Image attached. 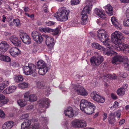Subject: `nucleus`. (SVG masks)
Listing matches in <instances>:
<instances>
[{"label": "nucleus", "mask_w": 129, "mask_h": 129, "mask_svg": "<svg viewBox=\"0 0 129 129\" xmlns=\"http://www.w3.org/2000/svg\"><path fill=\"white\" fill-rule=\"evenodd\" d=\"M98 37L99 40L103 42L104 45L110 49H108L107 50L103 46L96 43H93L92 44V47L100 50L101 51H103L104 54L107 55L111 56L113 54H116V53L111 49L110 46L111 40L108 37L107 32L104 29H101L98 30Z\"/></svg>", "instance_id": "nucleus-1"}, {"label": "nucleus", "mask_w": 129, "mask_h": 129, "mask_svg": "<svg viewBox=\"0 0 129 129\" xmlns=\"http://www.w3.org/2000/svg\"><path fill=\"white\" fill-rule=\"evenodd\" d=\"M123 62L124 67L126 70H129V62L126 57L120 55H117L113 57L112 62L114 64H117L119 62Z\"/></svg>", "instance_id": "nucleus-2"}, {"label": "nucleus", "mask_w": 129, "mask_h": 129, "mask_svg": "<svg viewBox=\"0 0 129 129\" xmlns=\"http://www.w3.org/2000/svg\"><path fill=\"white\" fill-rule=\"evenodd\" d=\"M70 12V10L64 7L60 8L58 10V13L59 18H58L59 21H65L68 20Z\"/></svg>", "instance_id": "nucleus-3"}, {"label": "nucleus", "mask_w": 129, "mask_h": 129, "mask_svg": "<svg viewBox=\"0 0 129 129\" xmlns=\"http://www.w3.org/2000/svg\"><path fill=\"white\" fill-rule=\"evenodd\" d=\"M111 39L114 44H117L118 41L124 40V37L120 32L116 31L111 34Z\"/></svg>", "instance_id": "nucleus-4"}, {"label": "nucleus", "mask_w": 129, "mask_h": 129, "mask_svg": "<svg viewBox=\"0 0 129 129\" xmlns=\"http://www.w3.org/2000/svg\"><path fill=\"white\" fill-rule=\"evenodd\" d=\"M70 89L71 91L75 90L79 95L83 96H87L88 94V93L86 90L82 86H75V84L72 85V87L70 88Z\"/></svg>", "instance_id": "nucleus-5"}, {"label": "nucleus", "mask_w": 129, "mask_h": 129, "mask_svg": "<svg viewBox=\"0 0 129 129\" xmlns=\"http://www.w3.org/2000/svg\"><path fill=\"white\" fill-rule=\"evenodd\" d=\"M22 68L23 73L26 75H28L35 73L36 70V66L34 64L29 63L28 66H24Z\"/></svg>", "instance_id": "nucleus-6"}, {"label": "nucleus", "mask_w": 129, "mask_h": 129, "mask_svg": "<svg viewBox=\"0 0 129 129\" xmlns=\"http://www.w3.org/2000/svg\"><path fill=\"white\" fill-rule=\"evenodd\" d=\"M103 57L100 55L95 56L92 57L90 59L91 64L95 67H98L103 61Z\"/></svg>", "instance_id": "nucleus-7"}, {"label": "nucleus", "mask_w": 129, "mask_h": 129, "mask_svg": "<svg viewBox=\"0 0 129 129\" xmlns=\"http://www.w3.org/2000/svg\"><path fill=\"white\" fill-rule=\"evenodd\" d=\"M90 96L93 100L98 103H103L105 101V98L98 94L96 91L92 92Z\"/></svg>", "instance_id": "nucleus-8"}, {"label": "nucleus", "mask_w": 129, "mask_h": 129, "mask_svg": "<svg viewBox=\"0 0 129 129\" xmlns=\"http://www.w3.org/2000/svg\"><path fill=\"white\" fill-rule=\"evenodd\" d=\"M71 124L75 127H82L86 126V121L79 119H75L72 121Z\"/></svg>", "instance_id": "nucleus-9"}, {"label": "nucleus", "mask_w": 129, "mask_h": 129, "mask_svg": "<svg viewBox=\"0 0 129 129\" xmlns=\"http://www.w3.org/2000/svg\"><path fill=\"white\" fill-rule=\"evenodd\" d=\"M93 0H87L86 2V6L84 8L82 12V13H89L92 9Z\"/></svg>", "instance_id": "nucleus-10"}, {"label": "nucleus", "mask_w": 129, "mask_h": 129, "mask_svg": "<svg viewBox=\"0 0 129 129\" xmlns=\"http://www.w3.org/2000/svg\"><path fill=\"white\" fill-rule=\"evenodd\" d=\"M22 31H21V32H20V37L23 43L27 44H30L31 41L30 38L29 36L27 34L22 33Z\"/></svg>", "instance_id": "nucleus-11"}, {"label": "nucleus", "mask_w": 129, "mask_h": 129, "mask_svg": "<svg viewBox=\"0 0 129 129\" xmlns=\"http://www.w3.org/2000/svg\"><path fill=\"white\" fill-rule=\"evenodd\" d=\"M9 52L11 55L14 57L17 56L21 53V51L18 48L13 47L10 48Z\"/></svg>", "instance_id": "nucleus-12"}, {"label": "nucleus", "mask_w": 129, "mask_h": 129, "mask_svg": "<svg viewBox=\"0 0 129 129\" xmlns=\"http://www.w3.org/2000/svg\"><path fill=\"white\" fill-rule=\"evenodd\" d=\"M44 37L46 39L47 45L50 48L53 47L55 44L53 38L52 37L47 35H44Z\"/></svg>", "instance_id": "nucleus-13"}, {"label": "nucleus", "mask_w": 129, "mask_h": 129, "mask_svg": "<svg viewBox=\"0 0 129 129\" xmlns=\"http://www.w3.org/2000/svg\"><path fill=\"white\" fill-rule=\"evenodd\" d=\"M9 45L5 41H2L0 43V55L4 53L7 50Z\"/></svg>", "instance_id": "nucleus-14"}, {"label": "nucleus", "mask_w": 129, "mask_h": 129, "mask_svg": "<svg viewBox=\"0 0 129 129\" xmlns=\"http://www.w3.org/2000/svg\"><path fill=\"white\" fill-rule=\"evenodd\" d=\"M50 102V101L48 99L43 98L38 102V104L39 106L46 108L48 107Z\"/></svg>", "instance_id": "nucleus-15"}, {"label": "nucleus", "mask_w": 129, "mask_h": 129, "mask_svg": "<svg viewBox=\"0 0 129 129\" xmlns=\"http://www.w3.org/2000/svg\"><path fill=\"white\" fill-rule=\"evenodd\" d=\"M95 105L92 104L90 105L89 106L82 111L90 115L94 112V110L95 109Z\"/></svg>", "instance_id": "nucleus-16"}, {"label": "nucleus", "mask_w": 129, "mask_h": 129, "mask_svg": "<svg viewBox=\"0 0 129 129\" xmlns=\"http://www.w3.org/2000/svg\"><path fill=\"white\" fill-rule=\"evenodd\" d=\"M17 87L15 86H10L3 91V93L5 94H10L15 91Z\"/></svg>", "instance_id": "nucleus-17"}, {"label": "nucleus", "mask_w": 129, "mask_h": 129, "mask_svg": "<svg viewBox=\"0 0 129 129\" xmlns=\"http://www.w3.org/2000/svg\"><path fill=\"white\" fill-rule=\"evenodd\" d=\"M92 103H91L89 101L85 99H82L80 102V107L81 110H83L84 109L89 106Z\"/></svg>", "instance_id": "nucleus-18"}, {"label": "nucleus", "mask_w": 129, "mask_h": 129, "mask_svg": "<svg viewBox=\"0 0 129 129\" xmlns=\"http://www.w3.org/2000/svg\"><path fill=\"white\" fill-rule=\"evenodd\" d=\"M94 13L98 16L100 18L104 19L106 17V16L101 9L98 8H95L94 10Z\"/></svg>", "instance_id": "nucleus-19"}, {"label": "nucleus", "mask_w": 129, "mask_h": 129, "mask_svg": "<svg viewBox=\"0 0 129 129\" xmlns=\"http://www.w3.org/2000/svg\"><path fill=\"white\" fill-rule=\"evenodd\" d=\"M9 100L8 98H6L5 96L0 93V107H2L7 103Z\"/></svg>", "instance_id": "nucleus-20"}, {"label": "nucleus", "mask_w": 129, "mask_h": 129, "mask_svg": "<svg viewBox=\"0 0 129 129\" xmlns=\"http://www.w3.org/2000/svg\"><path fill=\"white\" fill-rule=\"evenodd\" d=\"M14 122L12 121H7L3 125V129H11L14 126Z\"/></svg>", "instance_id": "nucleus-21"}, {"label": "nucleus", "mask_w": 129, "mask_h": 129, "mask_svg": "<svg viewBox=\"0 0 129 129\" xmlns=\"http://www.w3.org/2000/svg\"><path fill=\"white\" fill-rule=\"evenodd\" d=\"M64 112L66 116L69 117H72L74 116L73 109L71 107H69L66 109L64 111Z\"/></svg>", "instance_id": "nucleus-22"}, {"label": "nucleus", "mask_w": 129, "mask_h": 129, "mask_svg": "<svg viewBox=\"0 0 129 129\" xmlns=\"http://www.w3.org/2000/svg\"><path fill=\"white\" fill-rule=\"evenodd\" d=\"M105 11L109 16L112 15L113 14L112 7L109 4H108L104 7Z\"/></svg>", "instance_id": "nucleus-23"}, {"label": "nucleus", "mask_w": 129, "mask_h": 129, "mask_svg": "<svg viewBox=\"0 0 129 129\" xmlns=\"http://www.w3.org/2000/svg\"><path fill=\"white\" fill-rule=\"evenodd\" d=\"M37 86L38 88H44L45 89V90L46 91V93H46V94L47 96H48L50 94L49 92L50 91V89L48 87L43 86L41 82H38L37 83Z\"/></svg>", "instance_id": "nucleus-24"}, {"label": "nucleus", "mask_w": 129, "mask_h": 129, "mask_svg": "<svg viewBox=\"0 0 129 129\" xmlns=\"http://www.w3.org/2000/svg\"><path fill=\"white\" fill-rule=\"evenodd\" d=\"M115 45V48L119 50L123 51L124 48L125 44L121 43L120 41H118L117 44H114Z\"/></svg>", "instance_id": "nucleus-25"}, {"label": "nucleus", "mask_w": 129, "mask_h": 129, "mask_svg": "<svg viewBox=\"0 0 129 129\" xmlns=\"http://www.w3.org/2000/svg\"><path fill=\"white\" fill-rule=\"evenodd\" d=\"M87 14L81 13V23L83 25L86 24L87 22L88 19V16L87 15Z\"/></svg>", "instance_id": "nucleus-26"}, {"label": "nucleus", "mask_w": 129, "mask_h": 129, "mask_svg": "<svg viewBox=\"0 0 129 129\" xmlns=\"http://www.w3.org/2000/svg\"><path fill=\"white\" fill-rule=\"evenodd\" d=\"M48 69L47 66L39 69V74L41 75H44L48 71Z\"/></svg>", "instance_id": "nucleus-27"}, {"label": "nucleus", "mask_w": 129, "mask_h": 129, "mask_svg": "<svg viewBox=\"0 0 129 129\" xmlns=\"http://www.w3.org/2000/svg\"><path fill=\"white\" fill-rule=\"evenodd\" d=\"M31 124V121L30 120H26L22 124L21 128L24 129L28 127Z\"/></svg>", "instance_id": "nucleus-28"}, {"label": "nucleus", "mask_w": 129, "mask_h": 129, "mask_svg": "<svg viewBox=\"0 0 129 129\" xmlns=\"http://www.w3.org/2000/svg\"><path fill=\"white\" fill-rule=\"evenodd\" d=\"M9 81L5 80L0 83V92L2 91L4 88L9 85Z\"/></svg>", "instance_id": "nucleus-29"}, {"label": "nucleus", "mask_w": 129, "mask_h": 129, "mask_svg": "<svg viewBox=\"0 0 129 129\" xmlns=\"http://www.w3.org/2000/svg\"><path fill=\"white\" fill-rule=\"evenodd\" d=\"M0 60L7 62H9L11 61L10 58L7 55L0 56Z\"/></svg>", "instance_id": "nucleus-30"}, {"label": "nucleus", "mask_w": 129, "mask_h": 129, "mask_svg": "<svg viewBox=\"0 0 129 129\" xmlns=\"http://www.w3.org/2000/svg\"><path fill=\"white\" fill-rule=\"evenodd\" d=\"M17 102L18 105L21 107H24L27 104L26 102L23 99H19L17 101Z\"/></svg>", "instance_id": "nucleus-31"}, {"label": "nucleus", "mask_w": 129, "mask_h": 129, "mask_svg": "<svg viewBox=\"0 0 129 129\" xmlns=\"http://www.w3.org/2000/svg\"><path fill=\"white\" fill-rule=\"evenodd\" d=\"M40 31L44 32L46 33H50L53 32V29L49 27H45L43 28H40L39 29Z\"/></svg>", "instance_id": "nucleus-32"}, {"label": "nucleus", "mask_w": 129, "mask_h": 129, "mask_svg": "<svg viewBox=\"0 0 129 129\" xmlns=\"http://www.w3.org/2000/svg\"><path fill=\"white\" fill-rule=\"evenodd\" d=\"M34 40L38 44L41 43L43 41V39L41 34L36 37L34 39Z\"/></svg>", "instance_id": "nucleus-33"}, {"label": "nucleus", "mask_w": 129, "mask_h": 129, "mask_svg": "<svg viewBox=\"0 0 129 129\" xmlns=\"http://www.w3.org/2000/svg\"><path fill=\"white\" fill-rule=\"evenodd\" d=\"M37 66L38 69L46 66L44 61L42 60H40L37 62Z\"/></svg>", "instance_id": "nucleus-34"}, {"label": "nucleus", "mask_w": 129, "mask_h": 129, "mask_svg": "<svg viewBox=\"0 0 129 129\" xmlns=\"http://www.w3.org/2000/svg\"><path fill=\"white\" fill-rule=\"evenodd\" d=\"M111 20L112 24L115 26H117L120 24L116 18L114 16L111 17Z\"/></svg>", "instance_id": "nucleus-35"}, {"label": "nucleus", "mask_w": 129, "mask_h": 129, "mask_svg": "<svg viewBox=\"0 0 129 129\" xmlns=\"http://www.w3.org/2000/svg\"><path fill=\"white\" fill-rule=\"evenodd\" d=\"M37 96L36 95L32 94L29 95V98L27 100V101L30 102H33L37 101Z\"/></svg>", "instance_id": "nucleus-36"}, {"label": "nucleus", "mask_w": 129, "mask_h": 129, "mask_svg": "<svg viewBox=\"0 0 129 129\" xmlns=\"http://www.w3.org/2000/svg\"><path fill=\"white\" fill-rule=\"evenodd\" d=\"M123 25L125 26H129V17L127 15L125 17L123 21Z\"/></svg>", "instance_id": "nucleus-37"}, {"label": "nucleus", "mask_w": 129, "mask_h": 129, "mask_svg": "<svg viewBox=\"0 0 129 129\" xmlns=\"http://www.w3.org/2000/svg\"><path fill=\"white\" fill-rule=\"evenodd\" d=\"M28 86V83L25 82L20 83L18 85V87L20 89H24L27 88Z\"/></svg>", "instance_id": "nucleus-38"}, {"label": "nucleus", "mask_w": 129, "mask_h": 129, "mask_svg": "<svg viewBox=\"0 0 129 129\" xmlns=\"http://www.w3.org/2000/svg\"><path fill=\"white\" fill-rule=\"evenodd\" d=\"M23 78L21 75H17L15 76L14 78V79L15 81L16 82H19L23 80Z\"/></svg>", "instance_id": "nucleus-39"}, {"label": "nucleus", "mask_w": 129, "mask_h": 129, "mask_svg": "<svg viewBox=\"0 0 129 129\" xmlns=\"http://www.w3.org/2000/svg\"><path fill=\"white\" fill-rule=\"evenodd\" d=\"M117 94L120 96L124 95L125 93V90L124 88H120L117 90Z\"/></svg>", "instance_id": "nucleus-40"}, {"label": "nucleus", "mask_w": 129, "mask_h": 129, "mask_svg": "<svg viewBox=\"0 0 129 129\" xmlns=\"http://www.w3.org/2000/svg\"><path fill=\"white\" fill-rule=\"evenodd\" d=\"M18 38L15 36H11L10 38V41L14 45L15 41L17 40Z\"/></svg>", "instance_id": "nucleus-41"}, {"label": "nucleus", "mask_w": 129, "mask_h": 129, "mask_svg": "<svg viewBox=\"0 0 129 129\" xmlns=\"http://www.w3.org/2000/svg\"><path fill=\"white\" fill-rule=\"evenodd\" d=\"M10 65L14 68L18 67L19 66V63L14 61H12L10 63Z\"/></svg>", "instance_id": "nucleus-42"}, {"label": "nucleus", "mask_w": 129, "mask_h": 129, "mask_svg": "<svg viewBox=\"0 0 129 129\" xmlns=\"http://www.w3.org/2000/svg\"><path fill=\"white\" fill-rule=\"evenodd\" d=\"M21 41L18 38L17 40L15 41V42L14 45L15 46L18 47H20L21 46Z\"/></svg>", "instance_id": "nucleus-43"}, {"label": "nucleus", "mask_w": 129, "mask_h": 129, "mask_svg": "<svg viewBox=\"0 0 129 129\" xmlns=\"http://www.w3.org/2000/svg\"><path fill=\"white\" fill-rule=\"evenodd\" d=\"M40 34H41L40 33L36 31H34L32 33L31 36L33 39H34Z\"/></svg>", "instance_id": "nucleus-44"}, {"label": "nucleus", "mask_w": 129, "mask_h": 129, "mask_svg": "<svg viewBox=\"0 0 129 129\" xmlns=\"http://www.w3.org/2000/svg\"><path fill=\"white\" fill-rule=\"evenodd\" d=\"M123 51L126 53H128L129 52V45L125 44L124 45V48H123Z\"/></svg>", "instance_id": "nucleus-45"}, {"label": "nucleus", "mask_w": 129, "mask_h": 129, "mask_svg": "<svg viewBox=\"0 0 129 129\" xmlns=\"http://www.w3.org/2000/svg\"><path fill=\"white\" fill-rule=\"evenodd\" d=\"M31 126L33 129H36L40 127V125L38 123H35L32 124Z\"/></svg>", "instance_id": "nucleus-46"}, {"label": "nucleus", "mask_w": 129, "mask_h": 129, "mask_svg": "<svg viewBox=\"0 0 129 129\" xmlns=\"http://www.w3.org/2000/svg\"><path fill=\"white\" fill-rule=\"evenodd\" d=\"M80 0H71V3L72 5H75L78 4L80 3Z\"/></svg>", "instance_id": "nucleus-47"}, {"label": "nucleus", "mask_w": 129, "mask_h": 129, "mask_svg": "<svg viewBox=\"0 0 129 129\" xmlns=\"http://www.w3.org/2000/svg\"><path fill=\"white\" fill-rule=\"evenodd\" d=\"M29 115L28 114H22L20 116V119H23L28 118Z\"/></svg>", "instance_id": "nucleus-48"}, {"label": "nucleus", "mask_w": 129, "mask_h": 129, "mask_svg": "<svg viewBox=\"0 0 129 129\" xmlns=\"http://www.w3.org/2000/svg\"><path fill=\"white\" fill-rule=\"evenodd\" d=\"M124 10L126 12V14H127L128 15L129 14V5H125L124 7Z\"/></svg>", "instance_id": "nucleus-49"}, {"label": "nucleus", "mask_w": 129, "mask_h": 129, "mask_svg": "<svg viewBox=\"0 0 129 129\" xmlns=\"http://www.w3.org/2000/svg\"><path fill=\"white\" fill-rule=\"evenodd\" d=\"M14 23L18 26H19L20 25V20L18 19H14Z\"/></svg>", "instance_id": "nucleus-50"}, {"label": "nucleus", "mask_w": 129, "mask_h": 129, "mask_svg": "<svg viewBox=\"0 0 129 129\" xmlns=\"http://www.w3.org/2000/svg\"><path fill=\"white\" fill-rule=\"evenodd\" d=\"M115 112L111 113L109 115V119H113L115 120Z\"/></svg>", "instance_id": "nucleus-51"}, {"label": "nucleus", "mask_w": 129, "mask_h": 129, "mask_svg": "<svg viewBox=\"0 0 129 129\" xmlns=\"http://www.w3.org/2000/svg\"><path fill=\"white\" fill-rule=\"evenodd\" d=\"M6 116V114L4 112L0 110V117L2 118H4Z\"/></svg>", "instance_id": "nucleus-52"}, {"label": "nucleus", "mask_w": 129, "mask_h": 129, "mask_svg": "<svg viewBox=\"0 0 129 129\" xmlns=\"http://www.w3.org/2000/svg\"><path fill=\"white\" fill-rule=\"evenodd\" d=\"M29 92L28 91L26 92L24 94V97L27 100L29 98Z\"/></svg>", "instance_id": "nucleus-53"}, {"label": "nucleus", "mask_w": 129, "mask_h": 129, "mask_svg": "<svg viewBox=\"0 0 129 129\" xmlns=\"http://www.w3.org/2000/svg\"><path fill=\"white\" fill-rule=\"evenodd\" d=\"M59 31V30L58 28L56 29L55 30L53 29V31L52 32V34L54 35H57L58 34Z\"/></svg>", "instance_id": "nucleus-54"}, {"label": "nucleus", "mask_w": 129, "mask_h": 129, "mask_svg": "<svg viewBox=\"0 0 129 129\" xmlns=\"http://www.w3.org/2000/svg\"><path fill=\"white\" fill-rule=\"evenodd\" d=\"M119 76L123 78H125L127 76V74L125 72H121Z\"/></svg>", "instance_id": "nucleus-55"}, {"label": "nucleus", "mask_w": 129, "mask_h": 129, "mask_svg": "<svg viewBox=\"0 0 129 129\" xmlns=\"http://www.w3.org/2000/svg\"><path fill=\"white\" fill-rule=\"evenodd\" d=\"M119 105V103L118 102L115 101L114 103V104L113 106V107L115 108H116L118 107Z\"/></svg>", "instance_id": "nucleus-56"}, {"label": "nucleus", "mask_w": 129, "mask_h": 129, "mask_svg": "<svg viewBox=\"0 0 129 129\" xmlns=\"http://www.w3.org/2000/svg\"><path fill=\"white\" fill-rule=\"evenodd\" d=\"M54 22L53 21H49L46 23V25L48 26H51L54 25Z\"/></svg>", "instance_id": "nucleus-57"}, {"label": "nucleus", "mask_w": 129, "mask_h": 129, "mask_svg": "<svg viewBox=\"0 0 129 129\" xmlns=\"http://www.w3.org/2000/svg\"><path fill=\"white\" fill-rule=\"evenodd\" d=\"M115 113L117 118H119L120 117L121 115V111L120 110H118L115 112Z\"/></svg>", "instance_id": "nucleus-58"}, {"label": "nucleus", "mask_w": 129, "mask_h": 129, "mask_svg": "<svg viewBox=\"0 0 129 129\" xmlns=\"http://www.w3.org/2000/svg\"><path fill=\"white\" fill-rule=\"evenodd\" d=\"M103 121H105L107 118V113H105L103 114Z\"/></svg>", "instance_id": "nucleus-59"}, {"label": "nucleus", "mask_w": 129, "mask_h": 129, "mask_svg": "<svg viewBox=\"0 0 129 129\" xmlns=\"http://www.w3.org/2000/svg\"><path fill=\"white\" fill-rule=\"evenodd\" d=\"M43 7L44 9V11L47 12V6L45 4H44L43 6Z\"/></svg>", "instance_id": "nucleus-60"}, {"label": "nucleus", "mask_w": 129, "mask_h": 129, "mask_svg": "<svg viewBox=\"0 0 129 129\" xmlns=\"http://www.w3.org/2000/svg\"><path fill=\"white\" fill-rule=\"evenodd\" d=\"M111 97L113 99H117V96L114 94L112 93L111 94Z\"/></svg>", "instance_id": "nucleus-61"}, {"label": "nucleus", "mask_w": 129, "mask_h": 129, "mask_svg": "<svg viewBox=\"0 0 129 129\" xmlns=\"http://www.w3.org/2000/svg\"><path fill=\"white\" fill-rule=\"evenodd\" d=\"M102 20L101 19H99L97 20L96 21V23L98 24L99 25H101L102 24Z\"/></svg>", "instance_id": "nucleus-62"}, {"label": "nucleus", "mask_w": 129, "mask_h": 129, "mask_svg": "<svg viewBox=\"0 0 129 129\" xmlns=\"http://www.w3.org/2000/svg\"><path fill=\"white\" fill-rule=\"evenodd\" d=\"M58 14L57 13H56L54 14L53 16H54L56 18V19L58 21H59V20L58 19V18H59V16H58Z\"/></svg>", "instance_id": "nucleus-63"}, {"label": "nucleus", "mask_w": 129, "mask_h": 129, "mask_svg": "<svg viewBox=\"0 0 129 129\" xmlns=\"http://www.w3.org/2000/svg\"><path fill=\"white\" fill-rule=\"evenodd\" d=\"M33 108V106L32 105H29L27 107V109L29 110H31Z\"/></svg>", "instance_id": "nucleus-64"}]
</instances>
